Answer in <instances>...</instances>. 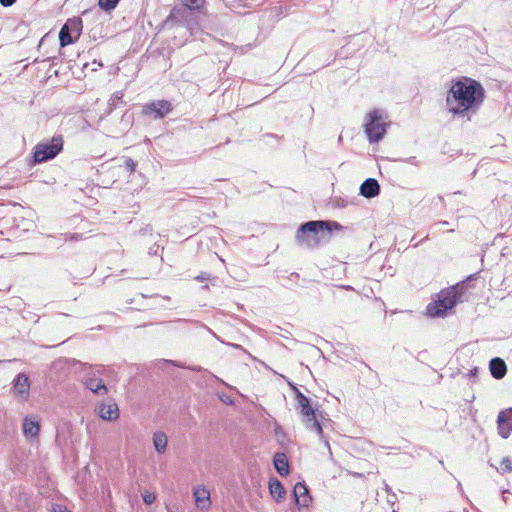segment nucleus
<instances>
[{
    "label": "nucleus",
    "mask_w": 512,
    "mask_h": 512,
    "mask_svg": "<svg viewBox=\"0 0 512 512\" xmlns=\"http://www.w3.org/2000/svg\"><path fill=\"white\" fill-rule=\"evenodd\" d=\"M485 98L479 82L464 77L452 83L446 95V109L453 117L470 120L477 113Z\"/></svg>",
    "instance_id": "1"
},
{
    "label": "nucleus",
    "mask_w": 512,
    "mask_h": 512,
    "mask_svg": "<svg viewBox=\"0 0 512 512\" xmlns=\"http://www.w3.org/2000/svg\"><path fill=\"white\" fill-rule=\"evenodd\" d=\"M342 226L334 221H309L302 224L297 231L296 239L299 245L314 249L328 243L333 230H341Z\"/></svg>",
    "instance_id": "2"
},
{
    "label": "nucleus",
    "mask_w": 512,
    "mask_h": 512,
    "mask_svg": "<svg viewBox=\"0 0 512 512\" xmlns=\"http://www.w3.org/2000/svg\"><path fill=\"white\" fill-rule=\"evenodd\" d=\"M464 283L457 284L438 294V300L427 306V312L430 316H443L447 310L452 309L458 300L462 297Z\"/></svg>",
    "instance_id": "3"
},
{
    "label": "nucleus",
    "mask_w": 512,
    "mask_h": 512,
    "mask_svg": "<svg viewBox=\"0 0 512 512\" xmlns=\"http://www.w3.org/2000/svg\"><path fill=\"white\" fill-rule=\"evenodd\" d=\"M296 390V401L297 407L300 409V413L303 416V420L308 429L314 430L320 438L324 441L325 446L329 447L328 440L324 437L323 429L316 419L315 410L310 404V400L302 394L298 389Z\"/></svg>",
    "instance_id": "4"
},
{
    "label": "nucleus",
    "mask_w": 512,
    "mask_h": 512,
    "mask_svg": "<svg viewBox=\"0 0 512 512\" xmlns=\"http://www.w3.org/2000/svg\"><path fill=\"white\" fill-rule=\"evenodd\" d=\"M63 149V137L54 136L51 140L42 141L34 147V163H42L54 159Z\"/></svg>",
    "instance_id": "5"
},
{
    "label": "nucleus",
    "mask_w": 512,
    "mask_h": 512,
    "mask_svg": "<svg viewBox=\"0 0 512 512\" xmlns=\"http://www.w3.org/2000/svg\"><path fill=\"white\" fill-rule=\"evenodd\" d=\"M180 2L183 7L173 8L170 15L168 16L167 21L171 20L180 25H184L188 30H190L191 34H193V30L196 24L190 20H187L188 10H200L205 4V0H180Z\"/></svg>",
    "instance_id": "6"
},
{
    "label": "nucleus",
    "mask_w": 512,
    "mask_h": 512,
    "mask_svg": "<svg viewBox=\"0 0 512 512\" xmlns=\"http://www.w3.org/2000/svg\"><path fill=\"white\" fill-rule=\"evenodd\" d=\"M74 365H78L79 368L85 372V386L90 391L98 395H104L108 392V389L103 380L94 377L95 373L103 372V365L92 366L88 363H83L76 360H74Z\"/></svg>",
    "instance_id": "7"
},
{
    "label": "nucleus",
    "mask_w": 512,
    "mask_h": 512,
    "mask_svg": "<svg viewBox=\"0 0 512 512\" xmlns=\"http://www.w3.org/2000/svg\"><path fill=\"white\" fill-rule=\"evenodd\" d=\"M365 133L371 143H377L386 133V124L376 110L367 115Z\"/></svg>",
    "instance_id": "8"
},
{
    "label": "nucleus",
    "mask_w": 512,
    "mask_h": 512,
    "mask_svg": "<svg viewBox=\"0 0 512 512\" xmlns=\"http://www.w3.org/2000/svg\"><path fill=\"white\" fill-rule=\"evenodd\" d=\"M172 111V105L168 100H157L143 107V114L153 116L154 119H162Z\"/></svg>",
    "instance_id": "9"
},
{
    "label": "nucleus",
    "mask_w": 512,
    "mask_h": 512,
    "mask_svg": "<svg viewBox=\"0 0 512 512\" xmlns=\"http://www.w3.org/2000/svg\"><path fill=\"white\" fill-rule=\"evenodd\" d=\"M97 413L101 419L106 421H115L119 418L118 405L111 399L99 403Z\"/></svg>",
    "instance_id": "10"
},
{
    "label": "nucleus",
    "mask_w": 512,
    "mask_h": 512,
    "mask_svg": "<svg viewBox=\"0 0 512 512\" xmlns=\"http://www.w3.org/2000/svg\"><path fill=\"white\" fill-rule=\"evenodd\" d=\"M23 434L27 439H35L40 432V422L37 416L28 415L23 419Z\"/></svg>",
    "instance_id": "11"
},
{
    "label": "nucleus",
    "mask_w": 512,
    "mask_h": 512,
    "mask_svg": "<svg viewBox=\"0 0 512 512\" xmlns=\"http://www.w3.org/2000/svg\"><path fill=\"white\" fill-rule=\"evenodd\" d=\"M497 423L500 436L504 439L508 438L512 432V409L500 412Z\"/></svg>",
    "instance_id": "12"
},
{
    "label": "nucleus",
    "mask_w": 512,
    "mask_h": 512,
    "mask_svg": "<svg viewBox=\"0 0 512 512\" xmlns=\"http://www.w3.org/2000/svg\"><path fill=\"white\" fill-rule=\"evenodd\" d=\"M14 392L21 400H27L30 391V382L27 375L20 373L14 380Z\"/></svg>",
    "instance_id": "13"
},
{
    "label": "nucleus",
    "mask_w": 512,
    "mask_h": 512,
    "mask_svg": "<svg viewBox=\"0 0 512 512\" xmlns=\"http://www.w3.org/2000/svg\"><path fill=\"white\" fill-rule=\"evenodd\" d=\"M293 493L295 497V502L299 506V508L307 507L311 502V496L309 495L308 488L305 484L297 483L294 486Z\"/></svg>",
    "instance_id": "14"
},
{
    "label": "nucleus",
    "mask_w": 512,
    "mask_h": 512,
    "mask_svg": "<svg viewBox=\"0 0 512 512\" xmlns=\"http://www.w3.org/2000/svg\"><path fill=\"white\" fill-rule=\"evenodd\" d=\"M195 503L198 508L208 509L211 505L210 492L203 486H198L193 491Z\"/></svg>",
    "instance_id": "15"
},
{
    "label": "nucleus",
    "mask_w": 512,
    "mask_h": 512,
    "mask_svg": "<svg viewBox=\"0 0 512 512\" xmlns=\"http://www.w3.org/2000/svg\"><path fill=\"white\" fill-rule=\"evenodd\" d=\"M380 193V186L373 178L366 179L360 186V194L366 198H373Z\"/></svg>",
    "instance_id": "16"
},
{
    "label": "nucleus",
    "mask_w": 512,
    "mask_h": 512,
    "mask_svg": "<svg viewBox=\"0 0 512 512\" xmlns=\"http://www.w3.org/2000/svg\"><path fill=\"white\" fill-rule=\"evenodd\" d=\"M489 369L495 379H502L507 373V366L503 359L495 357L490 360Z\"/></svg>",
    "instance_id": "17"
},
{
    "label": "nucleus",
    "mask_w": 512,
    "mask_h": 512,
    "mask_svg": "<svg viewBox=\"0 0 512 512\" xmlns=\"http://www.w3.org/2000/svg\"><path fill=\"white\" fill-rule=\"evenodd\" d=\"M273 463L276 471L281 476H286L289 473V463L285 453H276L273 458Z\"/></svg>",
    "instance_id": "18"
},
{
    "label": "nucleus",
    "mask_w": 512,
    "mask_h": 512,
    "mask_svg": "<svg viewBox=\"0 0 512 512\" xmlns=\"http://www.w3.org/2000/svg\"><path fill=\"white\" fill-rule=\"evenodd\" d=\"M168 444L167 435L162 431L153 434V445L158 453H164Z\"/></svg>",
    "instance_id": "19"
},
{
    "label": "nucleus",
    "mask_w": 512,
    "mask_h": 512,
    "mask_svg": "<svg viewBox=\"0 0 512 512\" xmlns=\"http://www.w3.org/2000/svg\"><path fill=\"white\" fill-rule=\"evenodd\" d=\"M269 490H270V494L276 501L281 500L286 493L282 483L278 479L270 480Z\"/></svg>",
    "instance_id": "20"
},
{
    "label": "nucleus",
    "mask_w": 512,
    "mask_h": 512,
    "mask_svg": "<svg viewBox=\"0 0 512 512\" xmlns=\"http://www.w3.org/2000/svg\"><path fill=\"white\" fill-rule=\"evenodd\" d=\"M59 40L62 47L74 43L77 39L68 30V26H63L59 32Z\"/></svg>",
    "instance_id": "21"
},
{
    "label": "nucleus",
    "mask_w": 512,
    "mask_h": 512,
    "mask_svg": "<svg viewBox=\"0 0 512 512\" xmlns=\"http://www.w3.org/2000/svg\"><path fill=\"white\" fill-rule=\"evenodd\" d=\"M64 26H68V30L75 36L76 39L79 38L82 31V20L80 18L70 19Z\"/></svg>",
    "instance_id": "22"
},
{
    "label": "nucleus",
    "mask_w": 512,
    "mask_h": 512,
    "mask_svg": "<svg viewBox=\"0 0 512 512\" xmlns=\"http://www.w3.org/2000/svg\"><path fill=\"white\" fill-rule=\"evenodd\" d=\"M120 0H99V6L105 11H111L116 8Z\"/></svg>",
    "instance_id": "23"
},
{
    "label": "nucleus",
    "mask_w": 512,
    "mask_h": 512,
    "mask_svg": "<svg viewBox=\"0 0 512 512\" xmlns=\"http://www.w3.org/2000/svg\"><path fill=\"white\" fill-rule=\"evenodd\" d=\"M500 469L503 473L512 472V461L510 458L505 457L502 459Z\"/></svg>",
    "instance_id": "24"
},
{
    "label": "nucleus",
    "mask_w": 512,
    "mask_h": 512,
    "mask_svg": "<svg viewBox=\"0 0 512 512\" xmlns=\"http://www.w3.org/2000/svg\"><path fill=\"white\" fill-rule=\"evenodd\" d=\"M122 98H123V93L122 92H116V93L113 94V96L109 100V106H110L111 110L114 109L117 106L118 102L122 101Z\"/></svg>",
    "instance_id": "25"
},
{
    "label": "nucleus",
    "mask_w": 512,
    "mask_h": 512,
    "mask_svg": "<svg viewBox=\"0 0 512 512\" xmlns=\"http://www.w3.org/2000/svg\"><path fill=\"white\" fill-rule=\"evenodd\" d=\"M64 236H65V238H64L65 241H78V240L83 239V236L80 233H67Z\"/></svg>",
    "instance_id": "26"
},
{
    "label": "nucleus",
    "mask_w": 512,
    "mask_h": 512,
    "mask_svg": "<svg viewBox=\"0 0 512 512\" xmlns=\"http://www.w3.org/2000/svg\"><path fill=\"white\" fill-rule=\"evenodd\" d=\"M136 162L132 158H126L125 159V167L128 171L134 172L136 169Z\"/></svg>",
    "instance_id": "27"
},
{
    "label": "nucleus",
    "mask_w": 512,
    "mask_h": 512,
    "mask_svg": "<svg viewBox=\"0 0 512 512\" xmlns=\"http://www.w3.org/2000/svg\"><path fill=\"white\" fill-rule=\"evenodd\" d=\"M155 495L154 494H151V493H146L144 496H143V501L150 505L152 504L154 501H155Z\"/></svg>",
    "instance_id": "28"
},
{
    "label": "nucleus",
    "mask_w": 512,
    "mask_h": 512,
    "mask_svg": "<svg viewBox=\"0 0 512 512\" xmlns=\"http://www.w3.org/2000/svg\"><path fill=\"white\" fill-rule=\"evenodd\" d=\"M17 0H0V4L3 7H10L12 6Z\"/></svg>",
    "instance_id": "29"
},
{
    "label": "nucleus",
    "mask_w": 512,
    "mask_h": 512,
    "mask_svg": "<svg viewBox=\"0 0 512 512\" xmlns=\"http://www.w3.org/2000/svg\"><path fill=\"white\" fill-rule=\"evenodd\" d=\"M195 279L198 280V281L207 280V279H209V274L202 273L201 275L197 276Z\"/></svg>",
    "instance_id": "30"
},
{
    "label": "nucleus",
    "mask_w": 512,
    "mask_h": 512,
    "mask_svg": "<svg viewBox=\"0 0 512 512\" xmlns=\"http://www.w3.org/2000/svg\"><path fill=\"white\" fill-rule=\"evenodd\" d=\"M62 512H69V511L64 510V511H62Z\"/></svg>",
    "instance_id": "31"
}]
</instances>
